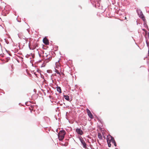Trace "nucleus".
I'll use <instances>...</instances> for the list:
<instances>
[{"label":"nucleus","instance_id":"obj_1","mask_svg":"<svg viewBox=\"0 0 149 149\" xmlns=\"http://www.w3.org/2000/svg\"><path fill=\"white\" fill-rule=\"evenodd\" d=\"M65 134V132L64 130H61L60 131L58 135L59 140L61 141L63 139Z\"/></svg>","mask_w":149,"mask_h":149},{"label":"nucleus","instance_id":"obj_2","mask_svg":"<svg viewBox=\"0 0 149 149\" xmlns=\"http://www.w3.org/2000/svg\"><path fill=\"white\" fill-rule=\"evenodd\" d=\"M80 141L82 143V144L84 148H86V144L85 143L83 139L82 138H79Z\"/></svg>","mask_w":149,"mask_h":149},{"label":"nucleus","instance_id":"obj_3","mask_svg":"<svg viewBox=\"0 0 149 149\" xmlns=\"http://www.w3.org/2000/svg\"><path fill=\"white\" fill-rule=\"evenodd\" d=\"M76 132L78 134L80 135H82L83 134V132L80 129L77 128L76 130Z\"/></svg>","mask_w":149,"mask_h":149},{"label":"nucleus","instance_id":"obj_4","mask_svg":"<svg viewBox=\"0 0 149 149\" xmlns=\"http://www.w3.org/2000/svg\"><path fill=\"white\" fill-rule=\"evenodd\" d=\"M43 41L44 43H45L46 45H48L49 44L48 40L46 37L45 38L43 39Z\"/></svg>","mask_w":149,"mask_h":149},{"label":"nucleus","instance_id":"obj_5","mask_svg":"<svg viewBox=\"0 0 149 149\" xmlns=\"http://www.w3.org/2000/svg\"><path fill=\"white\" fill-rule=\"evenodd\" d=\"M87 111L88 113V116L90 117L91 118H93V115L91 113L90 111L88 109H87Z\"/></svg>","mask_w":149,"mask_h":149},{"label":"nucleus","instance_id":"obj_6","mask_svg":"<svg viewBox=\"0 0 149 149\" xmlns=\"http://www.w3.org/2000/svg\"><path fill=\"white\" fill-rule=\"evenodd\" d=\"M109 143L111 142L113 143L115 142L114 139L112 137H111V139H109Z\"/></svg>","mask_w":149,"mask_h":149},{"label":"nucleus","instance_id":"obj_7","mask_svg":"<svg viewBox=\"0 0 149 149\" xmlns=\"http://www.w3.org/2000/svg\"><path fill=\"white\" fill-rule=\"evenodd\" d=\"M139 17L143 19V21H145V18L144 17L143 15L142 14H141V15H140Z\"/></svg>","mask_w":149,"mask_h":149},{"label":"nucleus","instance_id":"obj_8","mask_svg":"<svg viewBox=\"0 0 149 149\" xmlns=\"http://www.w3.org/2000/svg\"><path fill=\"white\" fill-rule=\"evenodd\" d=\"M57 90L59 93H61V89L60 87H57Z\"/></svg>","mask_w":149,"mask_h":149},{"label":"nucleus","instance_id":"obj_9","mask_svg":"<svg viewBox=\"0 0 149 149\" xmlns=\"http://www.w3.org/2000/svg\"><path fill=\"white\" fill-rule=\"evenodd\" d=\"M64 97L66 100H69V97L67 95H64Z\"/></svg>","mask_w":149,"mask_h":149},{"label":"nucleus","instance_id":"obj_10","mask_svg":"<svg viewBox=\"0 0 149 149\" xmlns=\"http://www.w3.org/2000/svg\"><path fill=\"white\" fill-rule=\"evenodd\" d=\"M108 136H107V141L108 144V145L109 147H110L111 146V144L109 142V141L108 140Z\"/></svg>","mask_w":149,"mask_h":149},{"label":"nucleus","instance_id":"obj_11","mask_svg":"<svg viewBox=\"0 0 149 149\" xmlns=\"http://www.w3.org/2000/svg\"><path fill=\"white\" fill-rule=\"evenodd\" d=\"M98 137L100 139L102 138V136L100 134H98Z\"/></svg>","mask_w":149,"mask_h":149},{"label":"nucleus","instance_id":"obj_12","mask_svg":"<svg viewBox=\"0 0 149 149\" xmlns=\"http://www.w3.org/2000/svg\"><path fill=\"white\" fill-rule=\"evenodd\" d=\"M113 144H114V146H116V144L115 142Z\"/></svg>","mask_w":149,"mask_h":149},{"label":"nucleus","instance_id":"obj_13","mask_svg":"<svg viewBox=\"0 0 149 149\" xmlns=\"http://www.w3.org/2000/svg\"><path fill=\"white\" fill-rule=\"evenodd\" d=\"M56 73H57L58 74H59V73L58 72V71L57 70H56Z\"/></svg>","mask_w":149,"mask_h":149}]
</instances>
